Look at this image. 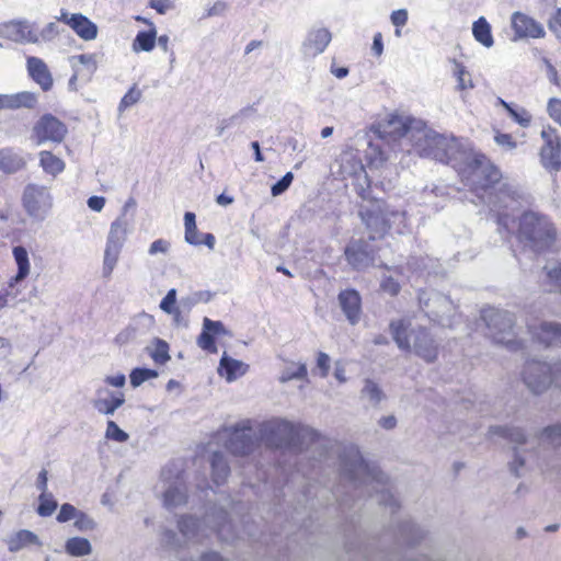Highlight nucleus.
Instances as JSON below:
<instances>
[{
	"label": "nucleus",
	"instance_id": "f257e3e1",
	"mask_svg": "<svg viewBox=\"0 0 561 561\" xmlns=\"http://www.w3.org/2000/svg\"><path fill=\"white\" fill-rule=\"evenodd\" d=\"M413 130L419 133L414 147L420 153L451 164L476 191H482L480 197L497 214L500 230L503 229L510 234L515 219L505 209L515 207L517 192L507 184L495 187L501 179L500 170L484 154L476 151L468 141L439 135L427 128L425 123H415Z\"/></svg>",
	"mask_w": 561,
	"mask_h": 561
},
{
	"label": "nucleus",
	"instance_id": "f03ea898",
	"mask_svg": "<svg viewBox=\"0 0 561 561\" xmlns=\"http://www.w3.org/2000/svg\"><path fill=\"white\" fill-rule=\"evenodd\" d=\"M178 529L183 541L171 529L164 528L161 531L160 541L164 548L178 551L184 547V543L202 542L204 538L208 537V531H216L222 541H230L239 537L233 530L231 520H228V513L216 507L206 513L204 525L192 515H182L178 519Z\"/></svg>",
	"mask_w": 561,
	"mask_h": 561
},
{
	"label": "nucleus",
	"instance_id": "7ed1b4c3",
	"mask_svg": "<svg viewBox=\"0 0 561 561\" xmlns=\"http://www.w3.org/2000/svg\"><path fill=\"white\" fill-rule=\"evenodd\" d=\"M339 470L342 478L348 480L355 488H365L378 494V501L391 508L397 507L394 496L387 489V477L376 468H370L355 445L339 447Z\"/></svg>",
	"mask_w": 561,
	"mask_h": 561
},
{
	"label": "nucleus",
	"instance_id": "20e7f679",
	"mask_svg": "<svg viewBox=\"0 0 561 561\" xmlns=\"http://www.w3.org/2000/svg\"><path fill=\"white\" fill-rule=\"evenodd\" d=\"M518 239L535 252L550 248L557 236L549 218L540 213L526 211L518 221Z\"/></svg>",
	"mask_w": 561,
	"mask_h": 561
},
{
	"label": "nucleus",
	"instance_id": "39448f33",
	"mask_svg": "<svg viewBox=\"0 0 561 561\" xmlns=\"http://www.w3.org/2000/svg\"><path fill=\"white\" fill-rule=\"evenodd\" d=\"M393 339L402 350H411L427 362H433L437 356V343L427 332L420 328H411V323L405 321H393L390 324Z\"/></svg>",
	"mask_w": 561,
	"mask_h": 561
},
{
	"label": "nucleus",
	"instance_id": "423d86ee",
	"mask_svg": "<svg viewBox=\"0 0 561 561\" xmlns=\"http://www.w3.org/2000/svg\"><path fill=\"white\" fill-rule=\"evenodd\" d=\"M481 318L488 327L489 335L494 343L505 346L511 351L522 347V341L517 339L515 331V317L513 313L493 307L484 308Z\"/></svg>",
	"mask_w": 561,
	"mask_h": 561
},
{
	"label": "nucleus",
	"instance_id": "0eeeda50",
	"mask_svg": "<svg viewBox=\"0 0 561 561\" xmlns=\"http://www.w3.org/2000/svg\"><path fill=\"white\" fill-rule=\"evenodd\" d=\"M301 433L312 437L316 435L309 427H301L282 419L263 423L259 431L260 439L271 447L293 444Z\"/></svg>",
	"mask_w": 561,
	"mask_h": 561
},
{
	"label": "nucleus",
	"instance_id": "6e6552de",
	"mask_svg": "<svg viewBox=\"0 0 561 561\" xmlns=\"http://www.w3.org/2000/svg\"><path fill=\"white\" fill-rule=\"evenodd\" d=\"M489 433L502 436L516 444L514 447V459L510 466L515 476L519 477L523 473V468L535 458V453L528 449V446L533 447V443L527 440L519 427L491 426Z\"/></svg>",
	"mask_w": 561,
	"mask_h": 561
},
{
	"label": "nucleus",
	"instance_id": "1a4fd4ad",
	"mask_svg": "<svg viewBox=\"0 0 561 561\" xmlns=\"http://www.w3.org/2000/svg\"><path fill=\"white\" fill-rule=\"evenodd\" d=\"M54 204L49 187L36 183L27 184L22 194V206L35 221H43L49 215Z\"/></svg>",
	"mask_w": 561,
	"mask_h": 561
},
{
	"label": "nucleus",
	"instance_id": "9d476101",
	"mask_svg": "<svg viewBox=\"0 0 561 561\" xmlns=\"http://www.w3.org/2000/svg\"><path fill=\"white\" fill-rule=\"evenodd\" d=\"M219 438L225 440V447L236 456L249 455L259 445L250 421H242L232 427L225 428L219 433Z\"/></svg>",
	"mask_w": 561,
	"mask_h": 561
},
{
	"label": "nucleus",
	"instance_id": "9b49d317",
	"mask_svg": "<svg viewBox=\"0 0 561 561\" xmlns=\"http://www.w3.org/2000/svg\"><path fill=\"white\" fill-rule=\"evenodd\" d=\"M420 305L426 316L442 327L451 328L455 322L456 307L445 295L436 291L421 293Z\"/></svg>",
	"mask_w": 561,
	"mask_h": 561
},
{
	"label": "nucleus",
	"instance_id": "f8f14e48",
	"mask_svg": "<svg viewBox=\"0 0 561 561\" xmlns=\"http://www.w3.org/2000/svg\"><path fill=\"white\" fill-rule=\"evenodd\" d=\"M415 123L423 122L408 116L389 114L378 123L376 131L381 139H385L388 142L404 138L414 146L419 136V133L413 130Z\"/></svg>",
	"mask_w": 561,
	"mask_h": 561
},
{
	"label": "nucleus",
	"instance_id": "ddd939ff",
	"mask_svg": "<svg viewBox=\"0 0 561 561\" xmlns=\"http://www.w3.org/2000/svg\"><path fill=\"white\" fill-rule=\"evenodd\" d=\"M553 366L545 362L529 360L523 369V381L535 394H540L552 385Z\"/></svg>",
	"mask_w": 561,
	"mask_h": 561
},
{
	"label": "nucleus",
	"instance_id": "4468645a",
	"mask_svg": "<svg viewBox=\"0 0 561 561\" xmlns=\"http://www.w3.org/2000/svg\"><path fill=\"white\" fill-rule=\"evenodd\" d=\"M135 206V201L129 199L123 207L121 215L112 221L105 244L123 249L128 236L134 229V216H128V208Z\"/></svg>",
	"mask_w": 561,
	"mask_h": 561
},
{
	"label": "nucleus",
	"instance_id": "2eb2a0df",
	"mask_svg": "<svg viewBox=\"0 0 561 561\" xmlns=\"http://www.w3.org/2000/svg\"><path fill=\"white\" fill-rule=\"evenodd\" d=\"M67 134L66 125L50 114L39 118L33 128V138L36 145L45 142H61Z\"/></svg>",
	"mask_w": 561,
	"mask_h": 561
},
{
	"label": "nucleus",
	"instance_id": "dca6fc26",
	"mask_svg": "<svg viewBox=\"0 0 561 561\" xmlns=\"http://www.w3.org/2000/svg\"><path fill=\"white\" fill-rule=\"evenodd\" d=\"M0 37L18 44H38L37 28L27 20H14L0 24Z\"/></svg>",
	"mask_w": 561,
	"mask_h": 561
},
{
	"label": "nucleus",
	"instance_id": "f3484780",
	"mask_svg": "<svg viewBox=\"0 0 561 561\" xmlns=\"http://www.w3.org/2000/svg\"><path fill=\"white\" fill-rule=\"evenodd\" d=\"M541 138L545 141L540 150V161L545 169L559 171L561 168V140L552 128L541 130Z\"/></svg>",
	"mask_w": 561,
	"mask_h": 561
},
{
	"label": "nucleus",
	"instance_id": "a211bd4d",
	"mask_svg": "<svg viewBox=\"0 0 561 561\" xmlns=\"http://www.w3.org/2000/svg\"><path fill=\"white\" fill-rule=\"evenodd\" d=\"M388 205L382 201H376L370 205L360 206L359 216L366 227L376 234H383L389 226L387 218Z\"/></svg>",
	"mask_w": 561,
	"mask_h": 561
},
{
	"label": "nucleus",
	"instance_id": "6ab92c4d",
	"mask_svg": "<svg viewBox=\"0 0 561 561\" xmlns=\"http://www.w3.org/2000/svg\"><path fill=\"white\" fill-rule=\"evenodd\" d=\"M58 21L69 25L83 41H93L98 36V26L81 13H69L61 10Z\"/></svg>",
	"mask_w": 561,
	"mask_h": 561
},
{
	"label": "nucleus",
	"instance_id": "aec40b11",
	"mask_svg": "<svg viewBox=\"0 0 561 561\" xmlns=\"http://www.w3.org/2000/svg\"><path fill=\"white\" fill-rule=\"evenodd\" d=\"M168 469L162 470V479L165 490L163 491V503L168 508H174L186 503V486L183 478L178 473L174 481H169Z\"/></svg>",
	"mask_w": 561,
	"mask_h": 561
},
{
	"label": "nucleus",
	"instance_id": "412c9836",
	"mask_svg": "<svg viewBox=\"0 0 561 561\" xmlns=\"http://www.w3.org/2000/svg\"><path fill=\"white\" fill-rule=\"evenodd\" d=\"M228 335L231 333L221 321H214L207 317L203 320V329L197 337V345L203 350L211 354H216L218 348L215 344V336Z\"/></svg>",
	"mask_w": 561,
	"mask_h": 561
},
{
	"label": "nucleus",
	"instance_id": "4be33fe9",
	"mask_svg": "<svg viewBox=\"0 0 561 561\" xmlns=\"http://www.w3.org/2000/svg\"><path fill=\"white\" fill-rule=\"evenodd\" d=\"M125 402L122 391H113L108 388H100L92 401L93 408L101 414L113 415Z\"/></svg>",
	"mask_w": 561,
	"mask_h": 561
},
{
	"label": "nucleus",
	"instance_id": "5701e85b",
	"mask_svg": "<svg viewBox=\"0 0 561 561\" xmlns=\"http://www.w3.org/2000/svg\"><path fill=\"white\" fill-rule=\"evenodd\" d=\"M331 39L332 34L328 28L321 26L312 27L302 43L304 54L307 56H317L322 54Z\"/></svg>",
	"mask_w": 561,
	"mask_h": 561
},
{
	"label": "nucleus",
	"instance_id": "b1692460",
	"mask_svg": "<svg viewBox=\"0 0 561 561\" xmlns=\"http://www.w3.org/2000/svg\"><path fill=\"white\" fill-rule=\"evenodd\" d=\"M528 331L535 340L546 346H561V324L557 322H541L539 327L528 324Z\"/></svg>",
	"mask_w": 561,
	"mask_h": 561
},
{
	"label": "nucleus",
	"instance_id": "393cba45",
	"mask_svg": "<svg viewBox=\"0 0 561 561\" xmlns=\"http://www.w3.org/2000/svg\"><path fill=\"white\" fill-rule=\"evenodd\" d=\"M337 300L347 321L352 325L357 324L362 317V299L359 294L354 289H346L339 294Z\"/></svg>",
	"mask_w": 561,
	"mask_h": 561
},
{
	"label": "nucleus",
	"instance_id": "a878e982",
	"mask_svg": "<svg viewBox=\"0 0 561 561\" xmlns=\"http://www.w3.org/2000/svg\"><path fill=\"white\" fill-rule=\"evenodd\" d=\"M512 26L515 35L519 38H540L545 35V30L541 24L537 23L534 19L527 16L526 14L519 12H515L513 14Z\"/></svg>",
	"mask_w": 561,
	"mask_h": 561
},
{
	"label": "nucleus",
	"instance_id": "bb28decb",
	"mask_svg": "<svg viewBox=\"0 0 561 561\" xmlns=\"http://www.w3.org/2000/svg\"><path fill=\"white\" fill-rule=\"evenodd\" d=\"M26 66L31 78L39 84L44 91H48L53 87V77L44 60L38 57H28Z\"/></svg>",
	"mask_w": 561,
	"mask_h": 561
},
{
	"label": "nucleus",
	"instance_id": "cd10ccee",
	"mask_svg": "<svg viewBox=\"0 0 561 561\" xmlns=\"http://www.w3.org/2000/svg\"><path fill=\"white\" fill-rule=\"evenodd\" d=\"M366 247L367 245L362 241H354L345 249L347 262L356 270H364L374 262Z\"/></svg>",
	"mask_w": 561,
	"mask_h": 561
},
{
	"label": "nucleus",
	"instance_id": "c85d7f7f",
	"mask_svg": "<svg viewBox=\"0 0 561 561\" xmlns=\"http://www.w3.org/2000/svg\"><path fill=\"white\" fill-rule=\"evenodd\" d=\"M36 101V95L27 91L15 94H0V110L32 108L35 106Z\"/></svg>",
	"mask_w": 561,
	"mask_h": 561
},
{
	"label": "nucleus",
	"instance_id": "c756f323",
	"mask_svg": "<svg viewBox=\"0 0 561 561\" xmlns=\"http://www.w3.org/2000/svg\"><path fill=\"white\" fill-rule=\"evenodd\" d=\"M249 369V365L229 357L224 353L218 367V374L226 378L228 382H232L243 376Z\"/></svg>",
	"mask_w": 561,
	"mask_h": 561
},
{
	"label": "nucleus",
	"instance_id": "7c9ffc66",
	"mask_svg": "<svg viewBox=\"0 0 561 561\" xmlns=\"http://www.w3.org/2000/svg\"><path fill=\"white\" fill-rule=\"evenodd\" d=\"M26 167V159L12 148L0 149V171L12 174Z\"/></svg>",
	"mask_w": 561,
	"mask_h": 561
},
{
	"label": "nucleus",
	"instance_id": "2f4dec72",
	"mask_svg": "<svg viewBox=\"0 0 561 561\" xmlns=\"http://www.w3.org/2000/svg\"><path fill=\"white\" fill-rule=\"evenodd\" d=\"M340 173L343 178L359 176L365 173L360 158L354 151H344L340 154Z\"/></svg>",
	"mask_w": 561,
	"mask_h": 561
},
{
	"label": "nucleus",
	"instance_id": "473e14b6",
	"mask_svg": "<svg viewBox=\"0 0 561 561\" xmlns=\"http://www.w3.org/2000/svg\"><path fill=\"white\" fill-rule=\"evenodd\" d=\"M359 398L367 404V407L378 408L386 399V394L377 382L371 379H365Z\"/></svg>",
	"mask_w": 561,
	"mask_h": 561
},
{
	"label": "nucleus",
	"instance_id": "72a5a7b5",
	"mask_svg": "<svg viewBox=\"0 0 561 561\" xmlns=\"http://www.w3.org/2000/svg\"><path fill=\"white\" fill-rule=\"evenodd\" d=\"M8 549L10 552H18L28 546H39L41 541L34 533L31 530L22 529L12 535L8 541Z\"/></svg>",
	"mask_w": 561,
	"mask_h": 561
},
{
	"label": "nucleus",
	"instance_id": "f704fd0d",
	"mask_svg": "<svg viewBox=\"0 0 561 561\" xmlns=\"http://www.w3.org/2000/svg\"><path fill=\"white\" fill-rule=\"evenodd\" d=\"M145 350L147 354L152 358V360L158 365H164L171 358L169 354V344L162 339H153Z\"/></svg>",
	"mask_w": 561,
	"mask_h": 561
},
{
	"label": "nucleus",
	"instance_id": "c9c22d12",
	"mask_svg": "<svg viewBox=\"0 0 561 561\" xmlns=\"http://www.w3.org/2000/svg\"><path fill=\"white\" fill-rule=\"evenodd\" d=\"M39 165L44 170L45 173L56 178L58 174L64 172L65 162L53 154L50 151L43 150L39 152Z\"/></svg>",
	"mask_w": 561,
	"mask_h": 561
},
{
	"label": "nucleus",
	"instance_id": "e433bc0d",
	"mask_svg": "<svg viewBox=\"0 0 561 561\" xmlns=\"http://www.w3.org/2000/svg\"><path fill=\"white\" fill-rule=\"evenodd\" d=\"M122 250L123 249H121V248L105 244L104 254H103V263H102L103 277L110 278L112 276L113 271L115 270V267L118 263Z\"/></svg>",
	"mask_w": 561,
	"mask_h": 561
},
{
	"label": "nucleus",
	"instance_id": "4c0bfd02",
	"mask_svg": "<svg viewBox=\"0 0 561 561\" xmlns=\"http://www.w3.org/2000/svg\"><path fill=\"white\" fill-rule=\"evenodd\" d=\"M472 34L476 41L482 44L484 47L490 48L493 46L494 41L491 33V26L483 16L479 18L473 23Z\"/></svg>",
	"mask_w": 561,
	"mask_h": 561
},
{
	"label": "nucleus",
	"instance_id": "58836bf2",
	"mask_svg": "<svg viewBox=\"0 0 561 561\" xmlns=\"http://www.w3.org/2000/svg\"><path fill=\"white\" fill-rule=\"evenodd\" d=\"M211 474L214 482L219 485L221 484L229 474V466L226 458L221 453H214L210 460Z\"/></svg>",
	"mask_w": 561,
	"mask_h": 561
},
{
	"label": "nucleus",
	"instance_id": "ea45409f",
	"mask_svg": "<svg viewBox=\"0 0 561 561\" xmlns=\"http://www.w3.org/2000/svg\"><path fill=\"white\" fill-rule=\"evenodd\" d=\"M545 279L551 290L561 291V262L551 261L543 267Z\"/></svg>",
	"mask_w": 561,
	"mask_h": 561
},
{
	"label": "nucleus",
	"instance_id": "a19ab883",
	"mask_svg": "<svg viewBox=\"0 0 561 561\" xmlns=\"http://www.w3.org/2000/svg\"><path fill=\"white\" fill-rule=\"evenodd\" d=\"M12 253L18 265V273L14 280L21 282L30 274L28 253L26 249L21 245L14 247Z\"/></svg>",
	"mask_w": 561,
	"mask_h": 561
},
{
	"label": "nucleus",
	"instance_id": "79ce46f5",
	"mask_svg": "<svg viewBox=\"0 0 561 561\" xmlns=\"http://www.w3.org/2000/svg\"><path fill=\"white\" fill-rule=\"evenodd\" d=\"M66 552L73 557H83L92 552L90 541L82 537H72L66 541Z\"/></svg>",
	"mask_w": 561,
	"mask_h": 561
},
{
	"label": "nucleus",
	"instance_id": "37998d69",
	"mask_svg": "<svg viewBox=\"0 0 561 561\" xmlns=\"http://www.w3.org/2000/svg\"><path fill=\"white\" fill-rule=\"evenodd\" d=\"M453 73L457 80L456 89L458 91H466V90L473 89L474 85H473L471 75L462 64L454 60Z\"/></svg>",
	"mask_w": 561,
	"mask_h": 561
},
{
	"label": "nucleus",
	"instance_id": "c03bdc74",
	"mask_svg": "<svg viewBox=\"0 0 561 561\" xmlns=\"http://www.w3.org/2000/svg\"><path fill=\"white\" fill-rule=\"evenodd\" d=\"M156 44V30L139 32L133 43L134 51H151Z\"/></svg>",
	"mask_w": 561,
	"mask_h": 561
},
{
	"label": "nucleus",
	"instance_id": "a18cd8bd",
	"mask_svg": "<svg viewBox=\"0 0 561 561\" xmlns=\"http://www.w3.org/2000/svg\"><path fill=\"white\" fill-rule=\"evenodd\" d=\"M253 112L252 107H245L231 115L229 118L222 119L217 127V135L221 136L227 128L241 125Z\"/></svg>",
	"mask_w": 561,
	"mask_h": 561
},
{
	"label": "nucleus",
	"instance_id": "49530a36",
	"mask_svg": "<svg viewBox=\"0 0 561 561\" xmlns=\"http://www.w3.org/2000/svg\"><path fill=\"white\" fill-rule=\"evenodd\" d=\"M158 377V371L150 368H135L131 370L129 378L133 387H139L149 379Z\"/></svg>",
	"mask_w": 561,
	"mask_h": 561
},
{
	"label": "nucleus",
	"instance_id": "de8ad7c7",
	"mask_svg": "<svg viewBox=\"0 0 561 561\" xmlns=\"http://www.w3.org/2000/svg\"><path fill=\"white\" fill-rule=\"evenodd\" d=\"M307 376V366L305 364H298L296 367L291 365L285 368L279 377V381L285 383L293 379H305Z\"/></svg>",
	"mask_w": 561,
	"mask_h": 561
},
{
	"label": "nucleus",
	"instance_id": "09e8293b",
	"mask_svg": "<svg viewBox=\"0 0 561 561\" xmlns=\"http://www.w3.org/2000/svg\"><path fill=\"white\" fill-rule=\"evenodd\" d=\"M540 440L553 447L561 445V425L558 424L545 428L541 433Z\"/></svg>",
	"mask_w": 561,
	"mask_h": 561
},
{
	"label": "nucleus",
	"instance_id": "8fccbe9b",
	"mask_svg": "<svg viewBox=\"0 0 561 561\" xmlns=\"http://www.w3.org/2000/svg\"><path fill=\"white\" fill-rule=\"evenodd\" d=\"M57 508V502L54 500L50 493H45L39 495V505L37 507V513L41 516H50L55 510Z\"/></svg>",
	"mask_w": 561,
	"mask_h": 561
},
{
	"label": "nucleus",
	"instance_id": "3c124183",
	"mask_svg": "<svg viewBox=\"0 0 561 561\" xmlns=\"http://www.w3.org/2000/svg\"><path fill=\"white\" fill-rule=\"evenodd\" d=\"M387 218H390L388 229H394L397 232L402 233L405 227V214L401 210L390 209L388 207Z\"/></svg>",
	"mask_w": 561,
	"mask_h": 561
},
{
	"label": "nucleus",
	"instance_id": "603ef678",
	"mask_svg": "<svg viewBox=\"0 0 561 561\" xmlns=\"http://www.w3.org/2000/svg\"><path fill=\"white\" fill-rule=\"evenodd\" d=\"M105 437L117 443H124L128 439L129 436L125 431L119 428V426L114 421H107Z\"/></svg>",
	"mask_w": 561,
	"mask_h": 561
},
{
	"label": "nucleus",
	"instance_id": "864d4df0",
	"mask_svg": "<svg viewBox=\"0 0 561 561\" xmlns=\"http://www.w3.org/2000/svg\"><path fill=\"white\" fill-rule=\"evenodd\" d=\"M141 98V91L137 89L135 85L131 87L128 92L122 98L118 111L119 113L124 112L131 105L136 104Z\"/></svg>",
	"mask_w": 561,
	"mask_h": 561
},
{
	"label": "nucleus",
	"instance_id": "5fc2aeb1",
	"mask_svg": "<svg viewBox=\"0 0 561 561\" xmlns=\"http://www.w3.org/2000/svg\"><path fill=\"white\" fill-rule=\"evenodd\" d=\"M75 527L80 531H91L96 527V523L88 514L79 511L75 519Z\"/></svg>",
	"mask_w": 561,
	"mask_h": 561
},
{
	"label": "nucleus",
	"instance_id": "6e6d98bb",
	"mask_svg": "<svg viewBox=\"0 0 561 561\" xmlns=\"http://www.w3.org/2000/svg\"><path fill=\"white\" fill-rule=\"evenodd\" d=\"M294 180V174L291 172H287L279 181H277L274 185L271 187V194L272 196L276 197L282 195L284 192H286L289 186L291 185Z\"/></svg>",
	"mask_w": 561,
	"mask_h": 561
},
{
	"label": "nucleus",
	"instance_id": "4d7b16f0",
	"mask_svg": "<svg viewBox=\"0 0 561 561\" xmlns=\"http://www.w3.org/2000/svg\"><path fill=\"white\" fill-rule=\"evenodd\" d=\"M401 535L409 545H413L419 538H421V530L416 525L409 522L403 525Z\"/></svg>",
	"mask_w": 561,
	"mask_h": 561
},
{
	"label": "nucleus",
	"instance_id": "13d9d810",
	"mask_svg": "<svg viewBox=\"0 0 561 561\" xmlns=\"http://www.w3.org/2000/svg\"><path fill=\"white\" fill-rule=\"evenodd\" d=\"M71 65L75 67L77 64H81L89 68L90 71H94L96 69V56L94 54H82L72 56L70 58Z\"/></svg>",
	"mask_w": 561,
	"mask_h": 561
},
{
	"label": "nucleus",
	"instance_id": "bf43d9fd",
	"mask_svg": "<svg viewBox=\"0 0 561 561\" xmlns=\"http://www.w3.org/2000/svg\"><path fill=\"white\" fill-rule=\"evenodd\" d=\"M58 26L56 23L50 22L46 24L39 32L37 31L38 43L50 42L58 35Z\"/></svg>",
	"mask_w": 561,
	"mask_h": 561
},
{
	"label": "nucleus",
	"instance_id": "052dcab7",
	"mask_svg": "<svg viewBox=\"0 0 561 561\" xmlns=\"http://www.w3.org/2000/svg\"><path fill=\"white\" fill-rule=\"evenodd\" d=\"M171 243L165 239H157L154 240L148 248V254L151 256H156L158 254H168L170 251Z\"/></svg>",
	"mask_w": 561,
	"mask_h": 561
},
{
	"label": "nucleus",
	"instance_id": "680f3d73",
	"mask_svg": "<svg viewBox=\"0 0 561 561\" xmlns=\"http://www.w3.org/2000/svg\"><path fill=\"white\" fill-rule=\"evenodd\" d=\"M510 116L523 127H527L531 122V115L523 107L510 108Z\"/></svg>",
	"mask_w": 561,
	"mask_h": 561
},
{
	"label": "nucleus",
	"instance_id": "e2e57ef3",
	"mask_svg": "<svg viewBox=\"0 0 561 561\" xmlns=\"http://www.w3.org/2000/svg\"><path fill=\"white\" fill-rule=\"evenodd\" d=\"M175 304H176V289L172 288L167 293L164 298L160 301L159 307L163 312L168 313V312H173V309L178 308L175 306Z\"/></svg>",
	"mask_w": 561,
	"mask_h": 561
},
{
	"label": "nucleus",
	"instance_id": "0e129e2a",
	"mask_svg": "<svg viewBox=\"0 0 561 561\" xmlns=\"http://www.w3.org/2000/svg\"><path fill=\"white\" fill-rule=\"evenodd\" d=\"M78 512L79 511L73 505L65 503L60 507V511L57 515V520L59 523H66L71 519H76Z\"/></svg>",
	"mask_w": 561,
	"mask_h": 561
},
{
	"label": "nucleus",
	"instance_id": "69168bd1",
	"mask_svg": "<svg viewBox=\"0 0 561 561\" xmlns=\"http://www.w3.org/2000/svg\"><path fill=\"white\" fill-rule=\"evenodd\" d=\"M380 286L385 293H387L391 296H396L400 291V284L393 277L392 274L389 276H383Z\"/></svg>",
	"mask_w": 561,
	"mask_h": 561
},
{
	"label": "nucleus",
	"instance_id": "338daca9",
	"mask_svg": "<svg viewBox=\"0 0 561 561\" xmlns=\"http://www.w3.org/2000/svg\"><path fill=\"white\" fill-rule=\"evenodd\" d=\"M203 295L204 294L202 291H199V293H195L191 296H187L185 298H182L180 301L179 308L182 311L188 313L192 310V308L194 306H196L203 299Z\"/></svg>",
	"mask_w": 561,
	"mask_h": 561
},
{
	"label": "nucleus",
	"instance_id": "774afa93",
	"mask_svg": "<svg viewBox=\"0 0 561 561\" xmlns=\"http://www.w3.org/2000/svg\"><path fill=\"white\" fill-rule=\"evenodd\" d=\"M549 116L561 126V100L552 98L548 102Z\"/></svg>",
	"mask_w": 561,
	"mask_h": 561
}]
</instances>
